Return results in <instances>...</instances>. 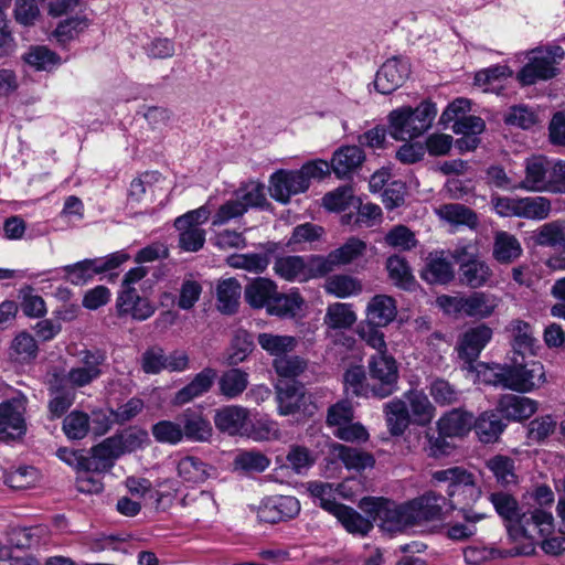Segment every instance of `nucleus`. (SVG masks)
I'll return each mask as SVG.
<instances>
[{"instance_id":"obj_5","label":"nucleus","mask_w":565,"mask_h":565,"mask_svg":"<svg viewBox=\"0 0 565 565\" xmlns=\"http://www.w3.org/2000/svg\"><path fill=\"white\" fill-rule=\"evenodd\" d=\"M531 54L533 56L530 57L529 63L518 73V79L522 85H533L537 81H546L556 76V64L565 55L564 50L558 45L535 49L531 51Z\"/></svg>"},{"instance_id":"obj_59","label":"nucleus","mask_w":565,"mask_h":565,"mask_svg":"<svg viewBox=\"0 0 565 565\" xmlns=\"http://www.w3.org/2000/svg\"><path fill=\"white\" fill-rule=\"evenodd\" d=\"M52 398L49 402V412L52 419L60 418L73 405L75 392L68 387H51Z\"/></svg>"},{"instance_id":"obj_33","label":"nucleus","mask_w":565,"mask_h":565,"mask_svg":"<svg viewBox=\"0 0 565 565\" xmlns=\"http://www.w3.org/2000/svg\"><path fill=\"white\" fill-rule=\"evenodd\" d=\"M277 286L268 278H256L245 287V300L256 309L268 308L273 297L276 295Z\"/></svg>"},{"instance_id":"obj_29","label":"nucleus","mask_w":565,"mask_h":565,"mask_svg":"<svg viewBox=\"0 0 565 565\" xmlns=\"http://www.w3.org/2000/svg\"><path fill=\"white\" fill-rule=\"evenodd\" d=\"M387 429L392 436H402L409 427L411 414L407 404L402 398H393L383 405Z\"/></svg>"},{"instance_id":"obj_17","label":"nucleus","mask_w":565,"mask_h":565,"mask_svg":"<svg viewBox=\"0 0 565 565\" xmlns=\"http://www.w3.org/2000/svg\"><path fill=\"white\" fill-rule=\"evenodd\" d=\"M492 334V329L487 324L469 328L458 340L456 349L459 358L468 363L476 361Z\"/></svg>"},{"instance_id":"obj_50","label":"nucleus","mask_w":565,"mask_h":565,"mask_svg":"<svg viewBox=\"0 0 565 565\" xmlns=\"http://www.w3.org/2000/svg\"><path fill=\"white\" fill-rule=\"evenodd\" d=\"M438 214L445 221L456 225H467L471 228L478 225L477 214L466 205L459 203L444 204L439 207Z\"/></svg>"},{"instance_id":"obj_27","label":"nucleus","mask_w":565,"mask_h":565,"mask_svg":"<svg viewBox=\"0 0 565 565\" xmlns=\"http://www.w3.org/2000/svg\"><path fill=\"white\" fill-rule=\"evenodd\" d=\"M181 505L198 521L216 515L218 510L214 495L204 490L186 493L181 500Z\"/></svg>"},{"instance_id":"obj_43","label":"nucleus","mask_w":565,"mask_h":565,"mask_svg":"<svg viewBox=\"0 0 565 565\" xmlns=\"http://www.w3.org/2000/svg\"><path fill=\"white\" fill-rule=\"evenodd\" d=\"M333 515L349 533L363 536L373 529V523L370 519L362 516L354 509L344 504L338 508Z\"/></svg>"},{"instance_id":"obj_62","label":"nucleus","mask_w":565,"mask_h":565,"mask_svg":"<svg viewBox=\"0 0 565 565\" xmlns=\"http://www.w3.org/2000/svg\"><path fill=\"white\" fill-rule=\"evenodd\" d=\"M230 266L254 274H260L269 265V257L266 254H241L228 258Z\"/></svg>"},{"instance_id":"obj_38","label":"nucleus","mask_w":565,"mask_h":565,"mask_svg":"<svg viewBox=\"0 0 565 565\" xmlns=\"http://www.w3.org/2000/svg\"><path fill=\"white\" fill-rule=\"evenodd\" d=\"M492 277V270L480 258H476L459 267V279L462 285L470 288H480L484 286Z\"/></svg>"},{"instance_id":"obj_52","label":"nucleus","mask_w":565,"mask_h":565,"mask_svg":"<svg viewBox=\"0 0 565 565\" xmlns=\"http://www.w3.org/2000/svg\"><path fill=\"white\" fill-rule=\"evenodd\" d=\"M23 60L36 71H51L61 63V57L44 45L31 46Z\"/></svg>"},{"instance_id":"obj_63","label":"nucleus","mask_w":565,"mask_h":565,"mask_svg":"<svg viewBox=\"0 0 565 565\" xmlns=\"http://www.w3.org/2000/svg\"><path fill=\"white\" fill-rule=\"evenodd\" d=\"M551 209L550 200L544 196L521 198L520 217L544 220Z\"/></svg>"},{"instance_id":"obj_25","label":"nucleus","mask_w":565,"mask_h":565,"mask_svg":"<svg viewBox=\"0 0 565 565\" xmlns=\"http://www.w3.org/2000/svg\"><path fill=\"white\" fill-rule=\"evenodd\" d=\"M249 418V411L243 406L228 405L218 408L214 415V424L222 433L238 434Z\"/></svg>"},{"instance_id":"obj_45","label":"nucleus","mask_w":565,"mask_h":565,"mask_svg":"<svg viewBox=\"0 0 565 565\" xmlns=\"http://www.w3.org/2000/svg\"><path fill=\"white\" fill-rule=\"evenodd\" d=\"M345 392L358 397L373 396V384L362 366H352L343 375Z\"/></svg>"},{"instance_id":"obj_7","label":"nucleus","mask_w":565,"mask_h":565,"mask_svg":"<svg viewBox=\"0 0 565 565\" xmlns=\"http://www.w3.org/2000/svg\"><path fill=\"white\" fill-rule=\"evenodd\" d=\"M367 371L374 397L386 398L397 391L398 366L392 355L374 353L369 359Z\"/></svg>"},{"instance_id":"obj_58","label":"nucleus","mask_w":565,"mask_h":565,"mask_svg":"<svg viewBox=\"0 0 565 565\" xmlns=\"http://www.w3.org/2000/svg\"><path fill=\"white\" fill-rule=\"evenodd\" d=\"M489 500L497 513L510 524L514 523L520 515L519 503L512 494L503 491L492 492Z\"/></svg>"},{"instance_id":"obj_47","label":"nucleus","mask_w":565,"mask_h":565,"mask_svg":"<svg viewBox=\"0 0 565 565\" xmlns=\"http://www.w3.org/2000/svg\"><path fill=\"white\" fill-rule=\"evenodd\" d=\"M273 369L279 381L294 380L306 372L308 360L287 353L285 356L273 359Z\"/></svg>"},{"instance_id":"obj_30","label":"nucleus","mask_w":565,"mask_h":565,"mask_svg":"<svg viewBox=\"0 0 565 565\" xmlns=\"http://www.w3.org/2000/svg\"><path fill=\"white\" fill-rule=\"evenodd\" d=\"M177 471L184 482L202 483L212 478L216 469L198 457L185 456L178 461Z\"/></svg>"},{"instance_id":"obj_1","label":"nucleus","mask_w":565,"mask_h":565,"mask_svg":"<svg viewBox=\"0 0 565 565\" xmlns=\"http://www.w3.org/2000/svg\"><path fill=\"white\" fill-rule=\"evenodd\" d=\"M553 521L552 513L543 509H534L520 514L514 523L508 525L509 535L514 542L524 541L512 548V555H532L535 552L537 540L552 533Z\"/></svg>"},{"instance_id":"obj_60","label":"nucleus","mask_w":565,"mask_h":565,"mask_svg":"<svg viewBox=\"0 0 565 565\" xmlns=\"http://www.w3.org/2000/svg\"><path fill=\"white\" fill-rule=\"evenodd\" d=\"M254 343L250 334L245 330H238L232 340L227 363L236 365L243 362L253 351Z\"/></svg>"},{"instance_id":"obj_10","label":"nucleus","mask_w":565,"mask_h":565,"mask_svg":"<svg viewBox=\"0 0 565 565\" xmlns=\"http://www.w3.org/2000/svg\"><path fill=\"white\" fill-rule=\"evenodd\" d=\"M366 252V243L356 237H350L339 248L327 256H312V266L316 275H326L335 268L349 265L362 257Z\"/></svg>"},{"instance_id":"obj_57","label":"nucleus","mask_w":565,"mask_h":565,"mask_svg":"<svg viewBox=\"0 0 565 565\" xmlns=\"http://www.w3.org/2000/svg\"><path fill=\"white\" fill-rule=\"evenodd\" d=\"M90 429L88 414L81 411L71 412L63 420V431L70 439L78 440L87 436Z\"/></svg>"},{"instance_id":"obj_55","label":"nucleus","mask_w":565,"mask_h":565,"mask_svg":"<svg viewBox=\"0 0 565 565\" xmlns=\"http://www.w3.org/2000/svg\"><path fill=\"white\" fill-rule=\"evenodd\" d=\"M303 305V299L299 294H278L273 297L267 311L278 317L295 316Z\"/></svg>"},{"instance_id":"obj_16","label":"nucleus","mask_w":565,"mask_h":565,"mask_svg":"<svg viewBox=\"0 0 565 565\" xmlns=\"http://www.w3.org/2000/svg\"><path fill=\"white\" fill-rule=\"evenodd\" d=\"M24 402L12 399L0 404V439L20 438L25 431Z\"/></svg>"},{"instance_id":"obj_37","label":"nucleus","mask_w":565,"mask_h":565,"mask_svg":"<svg viewBox=\"0 0 565 565\" xmlns=\"http://www.w3.org/2000/svg\"><path fill=\"white\" fill-rule=\"evenodd\" d=\"M422 277L430 284H447L454 278L452 266L444 256V252L429 255Z\"/></svg>"},{"instance_id":"obj_42","label":"nucleus","mask_w":565,"mask_h":565,"mask_svg":"<svg viewBox=\"0 0 565 565\" xmlns=\"http://www.w3.org/2000/svg\"><path fill=\"white\" fill-rule=\"evenodd\" d=\"M356 321L352 306L344 302L329 305L323 323L332 330L350 329Z\"/></svg>"},{"instance_id":"obj_9","label":"nucleus","mask_w":565,"mask_h":565,"mask_svg":"<svg viewBox=\"0 0 565 565\" xmlns=\"http://www.w3.org/2000/svg\"><path fill=\"white\" fill-rule=\"evenodd\" d=\"M278 413L284 416L302 413L313 415L317 406L311 402V395L307 394L299 382L278 381L275 386Z\"/></svg>"},{"instance_id":"obj_48","label":"nucleus","mask_w":565,"mask_h":565,"mask_svg":"<svg viewBox=\"0 0 565 565\" xmlns=\"http://www.w3.org/2000/svg\"><path fill=\"white\" fill-rule=\"evenodd\" d=\"M486 467L492 472L495 481L501 486L516 483L514 460L508 456L495 455L484 462Z\"/></svg>"},{"instance_id":"obj_14","label":"nucleus","mask_w":565,"mask_h":565,"mask_svg":"<svg viewBox=\"0 0 565 565\" xmlns=\"http://www.w3.org/2000/svg\"><path fill=\"white\" fill-rule=\"evenodd\" d=\"M551 161L544 156H532L524 161V178L514 189L530 192L548 191Z\"/></svg>"},{"instance_id":"obj_56","label":"nucleus","mask_w":565,"mask_h":565,"mask_svg":"<svg viewBox=\"0 0 565 565\" xmlns=\"http://www.w3.org/2000/svg\"><path fill=\"white\" fill-rule=\"evenodd\" d=\"M535 242L541 246L565 247V221L542 225L535 234Z\"/></svg>"},{"instance_id":"obj_21","label":"nucleus","mask_w":565,"mask_h":565,"mask_svg":"<svg viewBox=\"0 0 565 565\" xmlns=\"http://www.w3.org/2000/svg\"><path fill=\"white\" fill-rule=\"evenodd\" d=\"M472 414L454 408L437 420L438 433L448 437H463L473 428Z\"/></svg>"},{"instance_id":"obj_3","label":"nucleus","mask_w":565,"mask_h":565,"mask_svg":"<svg viewBox=\"0 0 565 565\" xmlns=\"http://www.w3.org/2000/svg\"><path fill=\"white\" fill-rule=\"evenodd\" d=\"M431 478L436 482L448 483V497L452 509L463 508L476 503L482 494L473 473L462 467H450L433 472Z\"/></svg>"},{"instance_id":"obj_11","label":"nucleus","mask_w":565,"mask_h":565,"mask_svg":"<svg viewBox=\"0 0 565 565\" xmlns=\"http://www.w3.org/2000/svg\"><path fill=\"white\" fill-rule=\"evenodd\" d=\"M119 457H121L119 448L114 437L110 436L93 446L88 455L81 456L77 467L84 471L103 473L109 471Z\"/></svg>"},{"instance_id":"obj_23","label":"nucleus","mask_w":565,"mask_h":565,"mask_svg":"<svg viewBox=\"0 0 565 565\" xmlns=\"http://www.w3.org/2000/svg\"><path fill=\"white\" fill-rule=\"evenodd\" d=\"M183 437L192 441H207L213 434L210 420L201 413L188 408L180 416Z\"/></svg>"},{"instance_id":"obj_41","label":"nucleus","mask_w":565,"mask_h":565,"mask_svg":"<svg viewBox=\"0 0 565 565\" xmlns=\"http://www.w3.org/2000/svg\"><path fill=\"white\" fill-rule=\"evenodd\" d=\"M473 429L483 444L494 443L504 429V425L493 412L482 413L475 422Z\"/></svg>"},{"instance_id":"obj_19","label":"nucleus","mask_w":565,"mask_h":565,"mask_svg":"<svg viewBox=\"0 0 565 565\" xmlns=\"http://www.w3.org/2000/svg\"><path fill=\"white\" fill-rule=\"evenodd\" d=\"M120 315H130L134 319L143 321L154 313L152 302L138 295L135 288L122 289L117 298Z\"/></svg>"},{"instance_id":"obj_39","label":"nucleus","mask_w":565,"mask_h":565,"mask_svg":"<svg viewBox=\"0 0 565 565\" xmlns=\"http://www.w3.org/2000/svg\"><path fill=\"white\" fill-rule=\"evenodd\" d=\"M522 246L519 239L508 233L498 232L493 243V257L501 264H510L522 255Z\"/></svg>"},{"instance_id":"obj_26","label":"nucleus","mask_w":565,"mask_h":565,"mask_svg":"<svg viewBox=\"0 0 565 565\" xmlns=\"http://www.w3.org/2000/svg\"><path fill=\"white\" fill-rule=\"evenodd\" d=\"M397 315L396 301L387 295H376L367 303L366 320L376 327H386Z\"/></svg>"},{"instance_id":"obj_54","label":"nucleus","mask_w":565,"mask_h":565,"mask_svg":"<svg viewBox=\"0 0 565 565\" xmlns=\"http://www.w3.org/2000/svg\"><path fill=\"white\" fill-rule=\"evenodd\" d=\"M113 437L116 440L121 456L142 449L150 441L147 430L136 427L116 434Z\"/></svg>"},{"instance_id":"obj_46","label":"nucleus","mask_w":565,"mask_h":565,"mask_svg":"<svg viewBox=\"0 0 565 565\" xmlns=\"http://www.w3.org/2000/svg\"><path fill=\"white\" fill-rule=\"evenodd\" d=\"M323 288L327 294L337 298H348L359 295L362 291V284L349 275H333L326 280Z\"/></svg>"},{"instance_id":"obj_49","label":"nucleus","mask_w":565,"mask_h":565,"mask_svg":"<svg viewBox=\"0 0 565 565\" xmlns=\"http://www.w3.org/2000/svg\"><path fill=\"white\" fill-rule=\"evenodd\" d=\"M248 385V374L241 369H231L218 380L220 392L228 399L241 395Z\"/></svg>"},{"instance_id":"obj_34","label":"nucleus","mask_w":565,"mask_h":565,"mask_svg":"<svg viewBox=\"0 0 565 565\" xmlns=\"http://www.w3.org/2000/svg\"><path fill=\"white\" fill-rule=\"evenodd\" d=\"M259 347L274 359L291 353L298 345V339L292 335L262 332L257 335Z\"/></svg>"},{"instance_id":"obj_61","label":"nucleus","mask_w":565,"mask_h":565,"mask_svg":"<svg viewBox=\"0 0 565 565\" xmlns=\"http://www.w3.org/2000/svg\"><path fill=\"white\" fill-rule=\"evenodd\" d=\"M308 491L319 500V504L326 511L334 514L342 504L335 501V490L331 483L313 481L308 483Z\"/></svg>"},{"instance_id":"obj_64","label":"nucleus","mask_w":565,"mask_h":565,"mask_svg":"<svg viewBox=\"0 0 565 565\" xmlns=\"http://www.w3.org/2000/svg\"><path fill=\"white\" fill-rule=\"evenodd\" d=\"M429 394L441 406L457 403L460 396V392L444 379H436L430 383Z\"/></svg>"},{"instance_id":"obj_18","label":"nucleus","mask_w":565,"mask_h":565,"mask_svg":"<svg viewBox=\"0 0 565 565\" xmlns=\"http://www.w3.org/2000/svg\"><path fill=\"white\" fill-rule=\"evenodd\" d=\"M446 498L435 492H427L407 502L414 525L437 520L441 516Z\"/></svg>"},{"instance_id":"obj_22","label":"nucleus","mask_w":565,"mask_h":565,"mask_svg":"<svg viewBox=\"0 0 565 565\" xmlns=\"http://www.w3.org/2000/svg\"><path fill=\"white\" fill-rule=\"evenodd\" d=\"M365 154L359 146H343L332 156L331 168L338 178L349 177L364 162Z\"/></svg>"},{"instance_id":"obj_6","label":"nucleus","mask_w":565,"mask_h":565,"mask_svg":"<svg viewBox=\"0 0 565 565\" xmlns=\"http://www.w3.org/2000/svg\"><path fill=\"white\" fill-rule=\"evenodd\" d=\"M438 301L449 312L482 320L495 312L500 298L493 294L475 291L463 297L443 296Z\"/></svg>"},{"instance_id":"obj_36","label":"nucleus","mask_w":565,"mask_h":565,"mask_svg":"<svg viewBox=\"0 0 565 565\" xmlns=\"http://www.w3.org/2000/svg\"><path fill=\"white\" fill-rule=\"evenodd\" d=\"M465 523L451 522L447 525L446 535L452 541H466L477 533V523L486 518V514L471 509L460 508Z\"/></svg>"},{"instance_id":"obj_8","label":"nucleus","mask_w":565,"mask_h":565,"mask_svg":"<svg viewBox=\"0 0 565 565\" xmlns=\"http://www.w3.org/2000/svg\"><path fill=\"white\" fill-rule=\"evenodd\" d=\"M106 360V352L100 349L81 351L78 364L71 367L64 376L68 388H82L98 380L104 373Z\"/></svg>"},{"instance_id":"obj_32","label":"nucleus","mask_w":565,"mask_h":565,"mask_svg":"<svg viewBox=\"0 0 565 565\" xmlns=\"http://www.w3.org/2000/svg\"><path fill=\"white\" fill-rule=\"evenodd\" d=\"M215 377V370L205 367L198 373L186 386L177 392L174 397L175 404L182 405L189 403L195 397L206 393L212 387Z\"/></svg>"},{"instance_id":"obj_53","label":"nucleus","mask_w":565,"mask_h":565,"mask_svg":"<svg viewBox=\"0 0 565 565\" xmlns=\"http://www.w3.org/2000/svg\"><path fill=\"white\" fill-rule=\"evenodd\" d=\"M38 350L35 339L30 333L23 331L11 341L9 356L13 361L25 362L35 359Z\"/></svg>"},{"instance_id":"obj_35","label":"nucleus","mask_w":565,"mask_h":565,"mask_svg":"<svg viewBox=\"0 0 565 565\" xmlns=\"http://www.w3.org/2000/svg\"><path fill=\"white\" fill-rule=\"evenodd\" d=\"M333 456L339 459L347 469L364 470L375 463L373 456L358 448L342 444H335L332 448Z\"/></svg>"},{"instance_id":"obj_2","label":"nucleus","mask_w":565,"mask_h":565,"mask_svg":"<svg viewBox=\"0 0 565 565\" xmlns=\"http://www.w3.org/2000/svg\"><path fill=\"white\" fill-rule=\"evenodd\" d=\"M437 115L430 100L422 102L416 108L403 106L388 114L390 135L395 140H412L427 131Z\"/></svg>"},{"instance_id":"obj_51","label":"nucleus","mask_w":565,"mask_h":565,"mask_svg":"<svg viewBox=\"0 0 565 565\" xmlns=\"http://www.w3.org/2000/svg\"><path fill=\"white\" fill-rule=\"evenodd\" d=\"M386 269L393 284L403 289H411L415 284L411 267L404 257L394 255L387 258Z\"/></svg>"},{"instance_id":"obj_28","label":"nucleus","mask_w":565,"mask_h":565,"mask_svg":"<svg viewBox=\"0 0 565 565\" xmlns=\"http://www.w3.org/2000/svg\"><path fill=\"white\" fill-rule=\"evenodd\" d=\"M498 408L508 419L523 420L536 412L537 403L530 397L505 394L499 399Z\"/></svg>"},{"instance_id":"obj_24","label":"nucleus","mask_w":565,"mask_h":565,"mask_svg":"<svg viewBox=\"0 0 565 565\" xmlns=\"http://www.w3.org/2000/svg\"><path fill=\"white\" fill-rule=\"evenodd\" d=\"M411 420L417 426H427L435 417L436 408L428 396L418 390H411L404 394Z\"/></svg>"},{"instance_id":"obj_15","label":"nucleus","mask_w":565,"mask_h":565,"mask_svg":"<svg viewBox=\"0 0 565 565\" xmlns=\"http://www.w3.org/2000/svg\"><path fill=\"white\" fill-rule=\"evenodd\" d=\"M307 190L308 184L299 170H279L270 177V195L281 203H288L292 195Z\"/></svg>"},{"instance_id":"obj_12","label":"nucleus","mask_w":565,"mask_h":565,"mask_svg":"<svg viewBox=\"0 0 565 565\" xmlns=\"http://www.w3.org/2000/svg\"><path fill=\"white\" fill-rule=\"evenodd\" d=\"M411 74V65L407 60L388 58L377 71L374 86L381 94H391L401 87Z\"/></svg>"},{"instance_id":"obj_20","label":"nucleus","mask_w":565,"mask_h":565,"mask_svg":"<svg viewBox=\"0 0 565 565\" xmlns=\"http://www.w3.org/2000/svg\"><path fill=\"white\" fill-rule=\"evenodd\" d=\"M274 271L285 280H300L306 281L311 277H318L312 266V258L309 266L306 265L301 256H284L276 259L274 264Z\"/></svg>"},{"instance_id":"obj_44","label":"nucleus","mask_w":565,"mask_h":565,"mask_svg":"<svg viewBox=\"0 0 565 565\" xmlns=\"http://www.w3.org/2000/svg\"><path fill=\"white\" fill-rule=\"evenodd\" d=\"M509 330L512 333L513 342V355L524 358L526 352H532L534 344V337L530 323L514 319L509 324Z\"/></svg>"},{"instance_id":"obj_40","label":"nucleus","mask_w":565,"mask_h":565,"mask_svg":"<svg viewBox=\"0 0 565 565\" xmlns=\"http://www.w3.org/2000/svg\"><path fill=\"white\" fill-rule=\"evenodd\" d=\"M241 296V285L234 278L220 281L216 287L217 309L225 315L236 311Z\"/></svg>"},{"instance_id":"obj_13","label":"nucleus","mask_w":565,"mask_h":565,"mask_svg":"<svg viewBox=\"0 0 565 565\" xmlns=\"http://www.w3.org/2000/svg\"><path fill=\"white\" fill-rule=\"evenodd\" d=\"M300 511L299 501L291 495H274L265 499L257 516L265 523H278L295 518Z\"/></svg>"},{"instance_id":"obj_31","label":"nucleus","mask_w":565,"mask_h":565,"mask_svg":"<svg viewBox=\"0 0 565 565\" xmlns=\"http://www.w3.org/2000/svg\"><path fill=\"white\" fill-rule=\"evenodd\" d=\"M379 521L380 526L387 532H398L414 525L407 503L397 505L388 500L380 512Z\"/></svg>"},{"instance_id":"obj_4","label":"nucleus","mask_w":565,"mask_h":565,"mask_svg":"<svg viewBox=\"0 0 565 565\" xmlns=\"http://www.w3.org/2000/svg\"><path fill=\"white\" fill-rule=\"evenodd\" d=\"M504 388L519 393L532 392L546 382L544 366L539 361L524 362V358L513 355L504 364Z\"/></svg>"}]
</instances>
